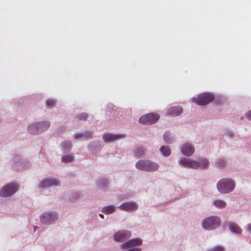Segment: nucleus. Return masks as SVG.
<instances>
[{
	"mask_svg": "<svg viewBox=\"0 0 251 251\" xmlns=\"http://www.w3.org/2000/svg\"><path fill=\"white\" fill-rule=\"evenodd\" d=\"M235 187L234 181L229 178H223L218 182L217 188L221 193L227 194L232 191Z\"/></svg>",
	"mask_w": 251,
	"mask_h": 251,
	"instance_id": "1",
	"label": "nucleus"
},
{
	"mask_svg": "<svg viewBox=\"0 0 251 251\" xmlns=\"http://www.w3.org/2000/svg\"><path fill=\"white\" fill-rule=\"evenodd\" d=\"M136 167L142 171L151 172L157 170L159 165L149 160H141L136 163Z\"/></svg>",
	"mask_w": 251,
	"mask_h": 251,
	"instance_id": "2",
	"label": "nucleus"
},
{
	"mask_svg": "<svg viewBox=\"0 0 251 251\" xmlns=\"http://www.w3.org/2000/svg\"><path fill=\"white\" fill-rule=\"evenodd\" d=\"M221 224L219 218L216 216H210L203 220L202 227L206 230H212L219 227Z\"/></svg>",
	"mask_w": 251,
	"mask_h": 251,
	"instance_id": "3",
	"label": "nucleus"
},
{
	"mask_svg": "<svg viewBox=\"0 0 251 251\" xmlns=\"http://www.w3.org/2000/svg\"><path fill=\"white\" fill-rule=\"evenodd\" d=\"M213 96L209 93H203L199 95L197 98L193 99V101L199 105H204L208 104L214 100Z\"/></svg>",
	"mask_w": 251,
	"mask_h": 251,
	"instance_id": "4",
	"label": "nucleus"
},
{
	"mask_svg": "<svg viewBox=\"0 0 251 251\" xmlns=\"http://www.w3.org/2000/svg\"><path fill=\"white\" fill-rule=\"evenodd\" d=\"M18 189V185L16 183H11L3 186L0 191V196L7 197L14 194Z\"/></svg>",
	"mask_w": 251,
	"mask_h": 251,
	"instance_id": "5",
	"label": "nucleus"
},
{
	"mask_svg": "<svg viewBox=\"0 0 251 251\" xmlns=\"http://www.w3.org/2000/svg\"><path fill=\"white\" fill-rule=\"evenodd\" d=\"M159 118V116L157 114L149 113L142 116L139 120L140 124H152L156 122Z\"/></svg>",
	"mask_w": 251,
	"mask_h": 251,
	"instance_id": "6",
	"label": "nucleus"
},
{
	"mask_svg": "<svg viewBox=\"0 0 251 251\" xmlns=\"http://www.w3.org/2000/svg\"><path fill=\"white\" fill-rule=\"evenodd\" d=\"M58 215L55 212H45L40 217V220L42 223L49 225L57 220Z\"/></svg>",
	"mask_w": 251,
	"mask_h": 251,
	"instance_id": "7",
	"label": "nucleus"
},
{
	"mask_svg": "<svg viewBox=\"0 0 251 251\" xmlns=\"http://www.w3.org/2000/svg\"><path fill=\"white\" fill-rule=\"evenodd\" d=\"M131 234V232L127 230L120 231L114 234V238L117 241L122 242L129 237Z\"/></svg>",
	"mask_w": 251,
	"mask_h": 251,
	"instance_id": "8",
	"label": "nucleus"
},
{
	"mask_svg": "<svg viewBox=\"0 0 251 251\" xmlns=\"http://www.w3.org/2000/svg\"><path fill=\"white\" fill-rule=\"evenodd\" d=\"M59 184L58 180L54 178H49L42 181L39 184L41 188L49 187L51 186H56Z\"/></svg>",
	"mask_w": 251,
	"mask_h": 251,
	"instance_id": "9",
	"label": "nucleus"
},
{
	"mask_svg": "<svg viewBox=\"0 0 251 251\" xmlns=\"http://www.w3.org/2000/svg\"><path fill=\"white\" fill-rule=\"evenodd\" d=\"M142 240L140 238H135L128 241L127 242L123 245V248L125 249L134 248L135 246L142 244Z\"/></svg>",
	"mask_w": 251,
	"mask_h": 251,
	"instance_id": "10",
	"label": "nucleus"
},
{
	"mask_svg": "<svg viewBox=\"0 0 251 251\" xmlns=\"http://www.w3.org/2000/svg\"><path fill=\"white\" fill-rule=\"evenodd\" d=\"M142 240L140 238H135L128 241L127 242L123 245V248L125 249L134 248L135 246L142 244Z\"/></svg>",
	"mask_w": 251,
	"mask_h": 251,
	"instance_id": "11",
	"label": "nucleus"
},
{
	"mask_svg": "<svg viewBox=\"0 0 251 251\" xmlns=\"http://www.w3.org/2000/svg\"><path fill=\"white\" fill-rule=\"evenodd\" d=\"M181 151L183 154L190 156L194 153L195 150L191 145L185 144L182 146Z\"/></svg>",
	"mask_w": 251,
	"mask_h": 251,
	"instance_id": "12",
	"label": "nucleus"
},
{
	"mask_svg": "<svg viewBox=\"0 0 251 251\" xmlns=\"http://www.w3.org/2000/svg\"><path fill=\"white\" fill-rule=\"evenodd\" d=\"M137 204L133 202H126L120 205L119 208L124 211H131L136 209Z\"/></svg>",
	"mask_w": 251,
	"mask_h": 251,
	"instance_id": "13",
	"label": "nucleus"
},
{
	"mask_svg": "<svg viewBox=\"0 0 251 251\" xmlns=\"http://www.w3.org/2000/svg\"><path fill=\"white\" fill-rule=\"evenodd\" d=\"M182 112V108L180 106H174L169 108L167 115L176 116Z\"/></svg>",
	"mask_w": 251,
	"mask_h": 251,
	"instance_id": "14",
	"label": "nucleus"
},
{
	"mask_svg": "<svg viewBox=\"0 0 251 251\" xmlns=\"http://www.w3.org/2000/svg\"><path fill=\"white\" fill-rule=\"evenodd\" d=\"M123 137L124 136L122 135H114L111 133H105L103 135V140L106 142L113 141Z\"/></svg>",
	"mask_w": 251,
	"mask_h": 251,
	"instance_id": "15",
	"label": "nucleus"
},
{
	"mask_svg": "<svg viewBox=\"0 0 251 251\" xmlns=\"http://www.w3.org/2000/svg\"><path fill=\"white\" fill-rule=\"evenodd\" d=\"M38 129L39 130V133L46 130L50 126V124L49 122H43L38 123Z\"/></svg>",
	"mask_w": 251,
	"mask_h": 251,
	"instance_id": "16",
	"label": "nucleus"
},
{
	"mask_svg": "<svg viewBox=\"0 0 251 251\" xmlns=\"http://www.w3.org/2000/svg\"><path fill=\"white\" fill-rule=\"evenodd\" d=\"M39 126H38V123H34L33 124L30 125L28 127V132L30 134H39V130L38 129V127Z\"/></svg>",
	"mask_w": 251,
	"mask_h": 251,
	"instance_id": "17",
	"label": "nucleus"
},
{
	"mask_svg": "<svg viewBox=\"0 0 251 251\" xmlns=\"http://www.w3.org/2000/svg\"><path fill=\"white\" fill-rule=\"evenodd\" d=\"M61 146L62 147V149L65 151H69L72 147V144L71 141H68L62 143L61 144Z\"/></svg>",
	"mask_w": 251,
	"mask_h": 251,
	"instance_id": "18",
	"label": "nucleus"
},
{
	"mask_svg": "<svg viewBox=\"0 0 251 251\" xmlns=\"http://www.w3.org/2000/svg\"><path fill=\"white\" fill-rule=\"evenodd\" d=\"M214 205L218 208L222 209L226 206V203L222 200H216L213 202Z\"/></svg>",
	"mask_w": 251,
	"mask_h": 251,
	"instance_id": "19",
	"label": "nucleus"
},
{
	"mask_svg": "<svg viewBox=\"0 0 251 251\" xmlns=\"http://www.w3.org/2000/svg\"><path fill=\"white\" fill-rule=\"evenodd\" d=\"M229 227L230 229L233 232L236 233H241L242 230L238 226H237L236 224H231L229 226Z\"/></svg>",
	"mask_w": 251,
	"mask_h": 251,
	"instance_id": "20",
	"label": "nucleus"
},
{
	"mask_svg": "<svg viewBox=\"0 0 251 251\" xmlns=\"http://www.w3.org/2000/svg\"><path fill=\"white\" fill-rule=\"evenodd\" d=\"M115 211V208L112 205L107 206L103 207L102 212L105 214H109L113 213Z\"/></svg>",
	"mask_w": 251,
	"mask_h": 251,
	"instance_id": "21",
	"label": "nucleus"
},
{
	"mask_svg": "<svg viewBox=\"0 0 251 251\" xmlns=\"http://www.w3.org/2000/svg\"><path fill=\"white\" fill-rule=\"evenodd\" d=\"M160 151L162 154L165 156H168L170 154V151L168 147L162 146L160 149Z\"/></svg>",
	"mask_w": 251,
	"mask_h": 251,
	"instance_id": "22",
	"label": "nucleus"
},
{
	"mask_svg": "<svg viewBox=\"0 0 251 251\" xmlns=\"http://www.w3.org/2000/svg\"><path fill=\"white\" fill-rule=\"evenodd\" d=\"M191 160L186 158H181L180 160L179 163L185 167H189L190 164Z\"/></svg>",
	"mask_w": 251,
	"mask_h": 251,
	"instance_id": "23",
	"label": "nucleus"
},
{
	"mask_svg": "<svg viewBox=\"0 0 251 251\" xmlns=\"http://www.w3.org/2000/svg\"><path fill=\"white\" fill-rule=\"evenodd\" d=\"M199 167H200V163L199 162V161L191 160L190 168L196 169H198Z\"/></svg>",
	"mask_w": 251,
	"mask_h": 251,
	"instance_id": "24",
	"label": "nucleus"
},
{
	"mask_svg": "<svg viewBox=\"0 0 251 251\" xmlns=\"http://www.w3.org/2000/svg\"><path fill=\"white\" fill-rule=\"evenodd\" d=\"M73 160V156L71 155H67L62 157V161L64 163L70 162Z\"/></svg>",
	"mask_w": 251,
	"mask_h": 251,
	"instance_id": "25",
	"label": "nucleus"
},
{
	"mask_svg": "<svg viewBox=\"0 0 251 251\" xmlns=\"http://www.w3.org/2000/svg\"><path fill=\"white\" fill-rule=\"evenodd\" d=\"M145 151V150L142 148H139L135 152V155L138 157H140L141 155L144 154Z\"/></svg>",
	"mask_w": 251,
	"mask_h": 251,
	"instance_id": "26",
	"label": "nucleus"
},
{
	"mask_svg": "<svg viewBox=\"0 0 251 251\" xmlns=\"http://www.w3.org/2000/svg\"><path fill=\"white\" fill-rule=\"evenodd\" d=\"M200 163V167L202 168H206L209 164L208 161L206 159H201L199 161Z\"/></svg>",
	"mask_w": 251,
	"mask_h": 251,
	"instance_id": "27",
	"label": "nucleus"
},
{
	"mask_svg": "<svg viewBox=\"0 0 251 251\" xmlns=\"http://www.w3.org/2000/svg\"><path fill=\"white\" fill-rule=\"evenodd\" d=\"M84 136H85V137H91V133L88 132H86L84 134H82V133L78 134H76L75 136V139L79 138H81V137H83Z\"/></svg>",
	"mask_w": 251,
	"mask_h": 251,
	"instance_id": "28",
	"label": "nucleus"
},
{
	"mask_svg": "<svg viewBox=\"0 0 251 251\" xmlns=\"http://www.w3.org/2000/svg\"><path fill=\"white\" fill-rule=\"evenodd\" d=\"M170 134L169 132H166L164 133L163 138L165 141L167 143H170L171 142V138L170 137Z\"/></svg>",
	"mask_w": 251,
	"mask_h": 251,
	"instance_id": "29",
	"label": "nucleus"
},
{
	"mask_svg": "<svg viewBox=\"0 0 251 251\" xmlns=\"http://www.w3.org/2000/svg\"><path fill=\"white\" fill-rule=\"evenodd\" d=\"M87 117L88 115L85 113H80L77 115V118L79 120H85Z\"/></svg>",
	"mask_w": 251,
	"mask_h": 251,
	"instance_id": "30",
	"label": "nucleus"
},
{
	"mask_svg": "<svg viewBox=\"0 0 251 251\" xmlns=\"http://www.w3.org/2000/svg\"><path fill=\"white\" fill-rule=\"evenodd\" d=\"M55 101L54 100L50 99L46 101V104L49 108H51L54 106Z\"/></svg>",
	"mask_w": 251,
	"mask_h": 251,
	"instance_id": "31",
	"label": "nucleus"
},
{
	"mask_svg": "<svg viewBox=\"0 0 251 251\" xmlns=\"http://www.w3.org/2000/svg\"><path fill=\"white\" fill-rule=\"evenodd\" d=\"M209 251H224V248L221 246H218L212 248Z\"/></svg>",
	"mask_w": 251,
	"mask_h": 251,
	"instance_id": "32",
	"label": "nucleus"
},
{
	"mask_svg": "<svg viewBox=\"0 0 251 251\" xmlns=\"http://www.w3.org/2000/svg\"><path fill=\"white\" fill-rule=\"evenodd\" d=\"M217 164H218V166L219 167H222V166H224V164H225V162H224V160H223V159H220V160H219L218 162H217Z\"/></svg>",
	"mask_w": 251,
	"mask_h": 251,
	"instance_id": "33",
	"label": "nucleus"
},
{
	"mask_svg": "<svg viewBox=\"0 0 251 251\" xmlns=\"http://www.w3.org/2000/svg\"><path fill=\"white\" fill-rule=\"evenodd\" d=\"M246 117L250 120H251V110L246 114Z\"/></svg>",
	"mask_w": 251,
	"mask_h": 251,
	"instance_id": "34",
	"label": "nucleus"
},
{
	"mask_svg": "<svg viewBox=\"0 0 251 251\" xmlns=\"http://www.w3.org/2000/svg\"><path fill=\"white\" fill-rule=\"evenodd\" d=\"M247 230L251 233V224H249L246 226Z\"/></svg>",
	"mask_w": 251,
	"mask_h": 251,
	"instance_id": "35",
	"label": "nucleus"
},
{
	"mask_svg": "<svg viewBox=\"0 0 251 251\" xmlns=\"http://www.w3.org/2000/svg\"><path fill=\"white\" fill-rule=\"evenodd\" d=\"M101 181H102V182H103V183H102V184H102V185H103V186H104V185H105L106 184V183H107L106 180L105 179L102 180H101Z\"/></svg>",
	"mask_w": 251,
	"mask_h": 251,
	"instance_id": "36",
	"label": "nucleus"
},
{
	"mask_svg": "<svg viewBox=\"0 0 251 251\" xmlns=\"http://www.w3.org/2000/svg\"><path fill=\"white\" fill-rule=\"evenodd\" d=\"M100 216L102 218H103V215L102 214H100Z\"/></svg>",
	"mask_w": 251,
	"mask_h": 251,
	"instance_id": "37",
	"label": "nucleus"
},
{
	"mask_svg": "<svg viewBox=\"0 0 251 251\" xmlns=\"http://www.w3.org/2000/svg\"><path fill=\"white\" fill-rule=\"evenodd\" d=\"M36 228H37V226H35V227H34V231H35V230H36Z\"/></svg>",
	"mask_w": 251,
	"mask_h": 251,
	"instance_id": "38",
	"label": "nucleus"
}]
</instances>
